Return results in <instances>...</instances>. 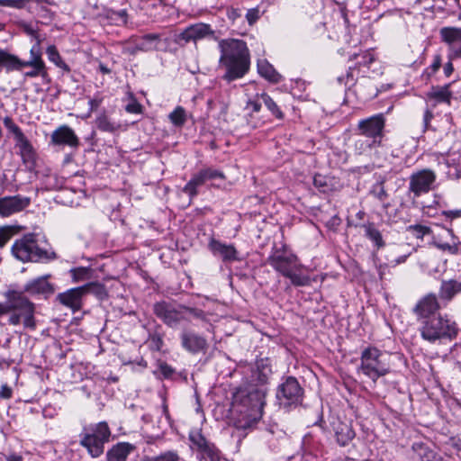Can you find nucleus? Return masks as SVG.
<instances>
[{
  "instance_id": "1",
  "label": "nucleus",
  "mask_w": 461,
  "mask_h": 461,
  "mask_svg": "<svg viewBox=\"0 0 461 461\" xmlns=\"http://www.w3.org/2000/svg\"><path fill=\"white\" fill-rule=\"evenodd\" d=\"M179 37L185 42H196L208 37L218 41L219 68L224 69L222 79L229 83L242 78L249 71L250 52L243 40L234 38L218 40L211 25L203 23L186 27Z\"/></svg>"
},
{
  "instance_id": "2",
  "label": "nucleus",
  "mask_w": 461,
  "mask_h": 461,
  "mask_svg": "<svg viewBox=\"0 0 461 461\" xmlns=\"http://www.w3.org/2000/svg\"><path fill=\"white\" fill-rule=\"evenodd\" d=\"M266 390L249 385L240 388L233 397V423L239 429L253 428L262 417Z\"/></svg>"
},
{
  "instance_id": "3",
  "label": "nucleus",
  "mask_w": 461,
  "mask_h": 461,
  "mask_svg": "<svg viewBox=\"0 0 461 461\" xmlns=\"http://www.w3.org/2000/svg\"><path fill=\"white\" fill-rule=\"evenodd\" d=\"M267 263L294 286H306L311 284L310 276L304 273L305 267L286 246L275 248L267 258Z\"/></svg>"
},
{
  "instance_id": "4",
  "label": "nucleus",
  "mask_w": 461,
  "mask_h": 461,
  "mask_svg": "<svg viewBox=\"0 0 461 461\" xmlns=\"http://www.w3.org/2000/svg\"><path fill=\"white\" fill-rule=\"evenodd\" d=\"M8 300V324L18 326L23 324L24 329L34 330L36 329L35 304L23 294V292L10 289L5 293Z\"/></svg>"
},
{
  "instance_id": "5",
  "label": "nucleus",
  "mask_w": 461,
  "mask_h": 461,
  "mask_svg": "<svg viewBox=\"0 0 461 461\" xmlns=\"http://www.w3.org/2000/svg\"><path fill=\"white\" fill-rule=\"evenodd\" d=\"M41 239L40 233H27L16 240L11 249L13 256L22 262L50 261L57 258L52 250L41 247Z\"/></svg>"
},
{
  "instance_id": "6",
  "label": "nucleus",
  "mask_w": 461,
  "mask_h": 461,
  "mask_svg": "<svg viewBox=\"0 0 461 461\" xmlns=\"http://www.w3.org/2000/svg\"><path fill=\"white\" fill-rule=\"evenodd\" d=\"M419 331L422 339L436 343L455 339L458 335L459 328L457 323L447 315L438 314L421 321Z\"/></svg>"
},
{
  "instance_id": "7",
  "label": "nucleus",
  "mask_w": 461,
  "mask_h": 461,
  "mask_svg": "<svg viewBox=\"0 0 461 461\" xmlns=\"http://www.w3.org/2000/svg\"><path fill=\"white\" fill-rule=\"evenodd\" d=\"M357 371L376 383L391 372L388 354L375 346L365 348L360 355V365Z\"/></svg>"
},
{
  "instance_id": "8",
  "label": "nucleus",
  "mask_w": 461,
  "mask_h": 461,
  "mask_svg": "<svg viewBox=\"0 0 461 461\" xmlns=\"http://www.w3.org/2000/svg\"><path fill=\"white\" fill-rule=\"evenodd\" d=\"M3 123L9 133L14 136L15 148L18 149V154L22 158L23 164L29 170H32L36 166L37 159V153L32 144L13 118L10 116L4 117Z\"/></svg>"
},
{
  "instance_id": "9",
  "label": "nucleus",
  "mask_w": 461,
  "mask_h": 461,
  "mask_svg": "<svg viewBox=\"0 0 461 461\" xmlns=\"http://www.w3.org/2000/svg\"><path fill=\"white\" fill-rule=\"evenodd\" d=\"M304 390L294 376H286L277 386L276 398L278 405L285 410L296 408L303 401Z\"/></svg>"
},
{
  "instance_id": "10",
  "label": "nucleus",
  "mask_w": 461,
  "mask_h": 461,
  "mask_svg": "<svg viewBox=\"0 0 461 461\" xmlns=\"http://www.w3.org/2000/svg\"><path fill=\"white\" fill-rule=\"evenodd\" d=\"M111 436L106 422H99L90 432L80 434V445L86 447L92 457H98L104 453V445Z\"/></svg>"
},
{
  "instance_id": "11",
  "label": "nucleus",
  "mask_w": 461,
  "mask_h": 461,
  "mask_svg": "<svg viewBox=\"0 0 461 461\" xmlns=\"http://www.w3.org/2000/svg\"><path fill=\"white\" fill-rule=\"evenodd\" d=\"M384 128L385 117L384 113H377L358 121L356 131L358 135L372 140L373 144L382 146Z\"/></svg>"
},
{
  "instance_id": "12",
  "label": "nucleus",
  "mask_w": 461,
  "mask_h": 461,
  "mask_svg": "<svg viewBox=\"0 0 461 461\" xmlns=\"http://www.w3.org/2000/svg\"><path fill=\"white\" fill-rule=\"evenodd\" d=\"M184 308L185 305L176 306L171 303L162 301L154 304L153 312L167 326L176 328L182 321H188Z\"/></svg>"
},
{
  "instance_id": "13",
  "label": "nucleus",
  "mask_w": 461,
  "mask_h": 461,
  "mask_svg": "<svg viewBox=\"0 0 461 461\" xmlns=\"http://www.w3.org/2000/svg\"><path fill=\"white\" fill-rule=\"evenodd\" d=\"M436 179V173L431 169L414 172L410 176L408 191L413 194L414 198H418L433 189Z\"/></svg>"
},
{
  "instance_id": "14",
  "label": "nucleus",
  "mask_w": 461,
  "mask_h": 461,
  "mask_svg": "<svg viewBox=\"0 0 461 461\" xmlns=\"http://www.w3.org/2000/svg\"><path fill=\"white\" fill-rule=\"evenodd\" d=\"M161 41L159 33H148L143 36H132L128 41L125 51L130 55H135L140 51L149 52L158 50Z\"/></svg>"
},
{
  "instance_id": "15",
  "label": "nucleus",
  "mask_w": 461,
  "mask_h": 461,
  "mask_svg": "<svg viewBox=\"0 0 461 461\" xmlns=\"http://www.w3.org/2000/svg\"><path fill=\"white\" fill-rule=\"evenodd\" d=\"M441 41L449 47L450 59L461 58V27L447 26L439 30Z\"/></svg>"
},
{
  "instance_id": "16",
  "label": "nucleus",
  "mask_w": 461,
  "mask_h": 461,
  "mask_svg": "<svg viewBox=\"0 0 461 461\" xmlns=\"http://www.w3.org/2000/svg\"><path fill=\"white\" fill-rule=\"evenodd\" d=\"M31 203V198L20 194L0 198V216L9 217L26 209Z\"/></svg>"
},
{
  "instance_id": "17",
  "label": "nucleus",
  "mask_w": 461,
  "mask_h": 461,
  "mask_svg": "<svg viewBox=\"0 0 461 461\" xmlns=\"http://www.w3.org/2000/svg\"><path fill=\"white\" fill-rule=\"evenodd\" d=\"M440 309L439 303L436 294H428L418 301L413 312L417 316L419 323L427 318L436 316V312Z\"/></svg>"
},
{
  "instance_id": "18",
  "label": "nucleus",
  "mask_w": 461,
  "mask_h": 461,
  "mask_svg": "<svg viewBox=\"0 0 461 461\" xmlns=\"http://www.w3.org/2000/svg\"><path fill=\"white\" fill-rule=\"evenodd\" d=\"M180 340L182 348L191 354L204 352L208 347L205 338L188 330H182Z\"/></svg>"
},
{
  "instance_id": "19",
  "label": "nucleus",
  "mask_w": 461,
  "mask_h": 461,
  "mask_svg": "<svg viewBox=\"0 0 461 461\" xmlns=\"http://www.w3.org/2000/svg\"><path fill=\"white\" fill-rule=\"evenodd\" d=\"M84 288L82 286L70 288L63 293H59L56 300L63 306L70 309L73 312H78L83 307Z\"/></svg>"
},
{
  "instance_id": "20",
  "label": "nucleus",
  "mask_w": 461,
  "mask_h": 461,
  "mask_svg": "<svg viewBox=\"0 0 461 461\" xmlns=\"http://www.w3.org/2000/svg\"><path fill=\"white\" fill-rule=\"evenodd\" d=\"M50 143L54 146H68L76 149L79 146L80 141L74 130L64 124L51 133Z\"/></svg>"
},
{
  "instance_id": "21",
  "label": "nucleus",
  "mask_w": 461,
  "mask_h": 461,
  "mask_svg": "<svg viewBox=\"0 0 461 461\" xmlns=\"http://www.w3.org/2000/svg\"><path fill=\"white\" fill-rule=\"evenodd\" d=\"M50 277L51 275L48 274L30 280L20 292H23V294L27 293L30 295L42 294L48 297L55 292L54 285L49 282Z\"/></svg>"
},
{
  "instance_id": "22",
  "label": "nucleus",
  "mask_w": 461,
  "mask_h": 461,
  "mask_svg": "<svg viewBox=\"0 0 461 461\" xmlns=\"http://www.w3.org/2000/svg\"><path fill=\"white\" fill-rule=\"evenodd\" d=\"M208 248L214 256H219L224 262L238 261V251L232 244H226L212 238Z\"/></svg>"
},
{
  "instance_id": "23",
  "label": "nucleus",
  "mask_w": 461,
  "mask_h": 461,
  "mask_svg": "<svg viewBox=\"0 0 461 461\" xmlns=\"http://www.w3.org/2000/svg\"><path fill=\"white\" fill-rule=\"evenodd\" d=\"M57 5L54 0H29L26 10L31 14H36L40 18L51 22L55 18V12L50 6Z\"/></svg>"
},
{
  "instance_id": "24",
  "label": "nucleus",
  "mask_w": 461,
  "mask_h": 461,
  "mask_svg": "<svg viewBox=\"0 0 461 461\" xmlns=\"http://www.w3.org/2000/svg\"><path fill=\"white\" fill-rule=\"evenodd\" d=\"M453 93L450 91V84L442 86H433L431 90L427 93V99L433 102V107L438 104H447L450 105Z\"/></svg>"
},
{
  "instance_id": "25",
  "label": "nucleus",
  "mask_w": 461,
  "mask_h": 461,
  "mask_svg": "<svg viewBox=\"0 0 461 461\" xmlns=\"http://www.w3.org/2000/svg\"><path fill=\"white\" fill-rule=\"evenodd\" d=\"M134 449L135 447L128 442L118 443L107 451V461H126Z\"/></svg>"
},
{
  "instance_id": "26",
  "label": "nucleus",
  "mask_w": 461,
  "mask_h": 461,
  "mask_svg": "<svg viewBox=\"0 0 461 461\" xmlns=\"http://www.w3.org/2000/svg\"><path fill=\"white\" fill-rule=\"evenodd\" d=\"M207 181L203 168L194 174L187 184L183 187V192L186 194L190 200L198 194V188Z\"/></svg>"
},
{
  "instance_id": "27",
  "label": "nucleus",
  "mask_w": 461,
  "mask_h": 461,
  "mask_svg": "<svg viewBox=\"0 0 461 461\" xmlns=\"http://www.w3.org/2000/svg\"><path fill=\"white\" fill-rule=\"evenodd\" d=\"M5 68L6 72L22 70L23 60L17 56L9 53L5 50L0 49V69Z\"/></svg>"
},
{
  "instance_id": "28",
  "label": "nucleus",
  "mask_w": 461,
  "mask_h": 461,
  "mask_svg": "<svg viewBox=\"0 0 461 461\" xmlns=\"http://www.w3.org/2000/svg\"><path fill=\"white\" fill-rule=\"evenodd\" d=\"M461 293V282L450 279L447 281H442L439 289V297L445 301H450L456 294Z\"/></svg>"
},
{
  "instance_id": "29",
  "label": "nucleus",
  "mask_w": 461,
  "mask_h": 461,
  "mask_svg": "<svg viewBox=\"0 0 461 461\" xmlns=\"http://www.w3.org/2000/svg\"><path fill=\"white\" fill-rule=\"evenodd\" d=\"M258 71L262 77L271 83H279L282 80V76L266 59L258 60Z\"/></svg>"
},
{
  "instance_id": "30",
  "label": "nucleus",
  "mask_w": 461,
  "mask_h": 461,
  "mask_svg": "<svg viewBox=\"0 0 461 461\" xmlns=\"http://www.w3.org/2000/svg\"><path fill=\"white\" fill-rule=\"evenodd\" d=\"M335 436L337 442L340 446L345 447L354 438L355 432L348 424L339 422L335 427Z\"/></svg>"
},
{
  "instance_id": "31",
  "label": "nucleus",
  "mask_w": 461,
  "mask_h": 461,
  "mask_svg": "<svg viewBox=\"0 0 461 461\" xmlns=\"http://www.w3.org/2000/svg\"><path fill=\"white\" fill-rule=\"evenodd\" d=\"M361 228L364 230L365 236L369 239L377 249H381L385 246L382 234L374 222L364 223Z\"/></svg>"
},
{
  "instance_id": "32",
  "label": "nucleus",
  "mask_w": 461,
  "mask_h": 461,
  "mask_svg": "<svg viewBox=\"0 0 461 461\" xmlns=\"http://www.w3.org/2000/svg\"><path fill=\"white\" fill-rule=\"evenodd\" d=\"M415 452L418 453L420 461H442L443 457L430 449L423 443H415L412 446Z\"/></svg>"
},
{
  "instance_id": "33",
  "label": "nucleus",
  "mask_w": 461,
  "mask_h": 461,
  "mask_svg": "<svg viewBox=\"0 0 461 461\" xmlns=\"http://www.w3.org/2000/svg\"><path fill=\"white\" fill-rule=\"evenodd\" d=\"M95 125L99 131L110 133L121 129V124L112 121L105 113L100 114L95 119Z\"/></svg>"
},
{
  "instance_id": "34",
  "label": "nucleus",
  "mask_w": 461,
  "mask_h": 461,
  "mask_svg": "<svg viewBox=\"0 0 461 461\" xmlns=\"http://www.w3.org/2000/svg\"><path fill=\"white\" fill-rule=\"evenodd\" d=\"M270 374L271 368L261 359L257 362L256 369L252 372V377L253 380L262 385L267 383Z\"/></svg>"
},
{
  "instance_id": "35",
  "label": "nucleus",
  "mask_w": 461,
  "mask_h": 461,
  "mask_svg": "<svg viewBox=\"0 0 461 461\" xmlns=\"http://www.w3.org/2000/svg\"><path fill=\"white\" fill-rule=\"evenodd\" d=\"M84 288L85 296L88 294L95 295L100 300H104L108 297L107 291L104 285L98 282H91L82 285Z\"/></svg>"
},
{
  "instance_id": "36",
  "label": "nucleus",
  "mask_w": 461,
  "mask_h": 461,
  "mask_svg": "<svg viewBox=\"0 0 461 461\" xmlns=\"http://www.w3.org/2000/svg\"><path fill=\"white\" fill-rule=\"evenodd\" d=\"M46 54L50 62L66 72L70 71L68 65L62 59L55 45H50L46 49Z\"/></svg>"
},
{
  "instance_id": "37",
  "label": "nucleus",
  "mask_w": 461,
  "mask_h": 461,
  "mask_svg": "<svg viewBox=\"0 0 461 461\" xmlns=\"http://www.w3.org/2000/svg\"><path fill=\"white\" fill-rule=\"evenodd\" d=\"M259 99L268 109V111L277 119L281 120L284 118V113L276 104V103L266 93L259 95Z\"/></svg>"
},
{
  "instance_id": "38",
  "label": "nucleus",
  "mask_w": 461,
  "mask_h": 461,
  "mask_svg": "<svg viewBox=\"0 0 461 461\" xmlns=\"http://www.w3.org/2000/svg\"><path fill=\"white\" fill-rule=\"evenodd\" d=\"M41 40H38V42H35L32 45L30 50L31 58L29 60H23V68H28V65H33V62H41V64H45L41 58Z\"/></svg>"
},
{
  "instance_id": "39",
  "label": "nucleus",
  "mask_w": 461,
  "mask_h": 461,
  "mask_svg": "<svg viewBox=\"0 0 461 461\" xmlns=\"http://www.w3.org/2000/svg\"><path fill=\"white\" fill-rule=\"evenodd\" d=\"M170 122L176 127H182L186 122V113L182 106H177L168 115Z\"/></svg>"
},
{
  "instance_id": "40",
  "label": "nucleus",
  "mask_w": 461,
  "mask_h": 461,
  "mask_svg": "<svg viewBox=\"0 0 461 461\" xmlns=\"http://www.w3.org/2000/svg\"><path fill=\"white\" fill-rule=\"evenodd\" d=\"M28 67L32 68V69L25 72V77H45L48 75L45 64H41V62H33V65H28Z\"/></svg>"
},
{
  "instance_id": "41",
  "label": "nucleus",
  "mask_w": 461,
  "mask_h": 461,
  "mask_svg": "<svg viewBox=\"0 0 461 461\" xmlns=\"http://www.w3.org/2000/svg\"><path fill=\"white\" fill-rule=\"evenodd\" d=\"M200 452H202L211 461L220 460V450L215 447L213 443L210 441H207Z\"/></svg>"
},
{
  "instance_id": "42",
  "label": "nucleus",
  "mask_w": 461,
  "mask_h": 461,
  "mask_svg": "<svg viewBox=\"0 0 461 461\" xmlns=\"http://www.w3.org/2000/svg\"><path fill=\"white\" fill-rule=\"evenodd\" d=\"M407 230L411 232L415 238L422 240L425 235H428L431 232L429 227L421 225V224H414L407 227Z\"/></svg>"
},
{
  "instance_id": "43",
  "label": "nucleus",
  "mask_w": 461,
  "mask_h": 461,
  "mask_svg": "<svg viewBox=\"0 0 461 461\" xmlns=\"http://www.w3.org/2000/svg\"><path fill=\"white\" fill-rule=\"evenodd\" d=\"M379 144H373L372 140H357L355 142V149L359 154H363L368 150H371L374 148L380 147Z\"/></svg>"
},
{
  "instance_id": "44",
  "label": "nucleus",
  "mask_w": 461,
  "mask_h": 461,
  "mask_svg": "<svg viewBox=\"0 0 461 461\" xmlns=\"http://www.w3.org/2000/svg\"><path fill=\"white\" fill-rule=\"evenodd\" d=\"M435 245L438 249L444 252H447L451 255L458 254L461 248V244L459 242H453L452 244L447 242H438Z\"/></svg>"
},
{
  "instance_id": "45",
  "label": "nucleus",
  "mask_w": 461,
  "mask_h": 461,
  "mask_svg": "<svg viewBox=\"0 0 461 461\" xmlns=\"http://www.w3.org/2000/svg\"><path fill=\"white\" fill-rule=\"evenodd\" d=\"M19 27L24 33L33 38L35 40V42H38V40H41L40 35L38 33V29L35 28L31 23L23 21L19 23Z\"/></svg>"
},
{
  "instance_id": "46",
  "label": "nucleus",
  "mask_w": 461,
  "mask_h": 461,
  "mask_svg": "<svg viewBox=\"0 0 461 461\" xmlns=\"http://www.w3.org/2000/svg\"><path fill=\"white\" fill-rule=\"evenodd\" d=\"M149 343L151 350L160 351L164 345L162 335L158 332L150 334L149 337Z\"/></svg>"
},
{
  "instance_id": "47",
  "label": "nucleus",
  "mask_w": 461,
  "mask_h": 461,
  "mask_svg": "<svg viewBox=\"0 0 461 461\" xmlns=\"http://www.w3.org/2000/svg\"><path fill=\"white\" fill-rule=\"evenodd\" d=\"M29 0H0V6L14 9H26Z\"/></svg>"
},
{
  "instance_id": "48",
  "label": "nucleus",
  "mask_w": 461,
  "mask_h": 461,
  "mask_svg": "<svg viewBox=\"0 0 461 461\" xmlns=\"http://www.w3.org/2000/svg\"><path fill=\"white\" fill-rule=\"evenodd\" d=\"M370 193L380 202H384L388 197V194L385 191L383 183H376L375 185H374Z\"/></svg>"
},
{
  "instance_id": "49",
  "label": "nucleus",
  "mask_w": 461,
  "mask_h": 461,
  "mask_svg": "<svg viewBox=\"0 0 461 461\" xmlns=\"http://www.w3.org/2000/svg\"><path fill=\"white\" fill-rule=\"evenodd\" d=\"M71 276L74 282L83 281L87 278L89 269L86 267H77L70 270Z\"/></svg>"
},
{
  "instance_id": "50",
  "label": "nucleus",
  "mask_w": 461,
  "mask_h": 461,
  "mask_svg": "<svg viewBox=\"0 0 461 461\" xmlns=\"http://www.w3.org/2000/svg\"><path fill=\"white\" fill-rule=\"evenodd\" d=\"M442 65V58H441V55L440 54H435L433 56V61L432 63L430 64L429 67H428L426 68V73L428 75V77H431L433 76L441 67Z\"/></svg>"
},
{
  "instance_id": "51",
  "label": "nucleus",
  "mask_w": 461,
  "mask_h": 461,
  "mask_svg": "<svg viewBox=\"0 0 461 461\" xmlns=\"http://www.w3.org/2000/svg\"><path fill=\"white\" fill-rule=\"evenodd\" d=\"M185 313L188 312L193 315L195 319L201 320L202 321L208 322V314L201 309L185 306Z\"/></svg>"
},
{
  "instance_id": "52",
  "label": "nucleus",
  "mask_w": 461,
  "mask_h": 461,
  "mask_svg": "<svg viewBox=\"0 0 461 461\" xmlns=\"http://www.w3.org/2000/svg\"><path fill=\"white\" fill-rule=\"evenodd\" d=\"M12 238V230L8 226L0 227V249H3Z\"/></svg>"
},
{
  "instance_id": "53",
  "label": "nucleus",
  "mask_w": 461,
  "mask_h": 461,
  "mask_svg": "<svg viewBox=\"0 0 461 461\" xmlns=\"http://www.w3.org/2000/svg\"><path fill=\"white\" fill-rule=\"evenodd\" d=\"M207 181L208 180H214V179H225L224 174L217 169H214L212 167H205L203 168Z\"/></svg>"
},
{
  "instance_id": "54",
  "label": "nucleus",
  "mask_w": 461,
  "mask_h": 461,
  "mask_svg": "<svg viewBox=\"0 0 461 461\" xmlns=\"http://www.w3.org/2000/svg\"><path fill=\"white\" fill-rule=\"evenodd\" d=\"M190 440L199 451H201V449L208 441L201 433L190 435Z\"/></svg>"
},
{
  "instance_id": "55",
  "label": "nucleus",
  "mask_w": 461,
  "mask_h": 461,
  "mask_svg": "<svg viewBox=\"0 0 461 461\" xmlns=\"http://www.w3.org/2000/svg\"><path fill=\"white\" fill-rule=\"evenodd\" d=\"M158 371L162 377L166 379L170 378L175 373L174 368L165 362L159 364Z\"/></svg>"
},
{
  "instance_id": "56",
  "label": "nucleus",
  "mask_w": 461,
  "mask_h": 461,
  "mask_svg": "<svg viewBox=\"0 0 461 461\" xmlns=\"http://www.w3.org/2000/svg\"><path fill=\"white\" fill-rule=\"evenodd\" d=\"M125 110L129 113L139 114L142 113V106L139 102H137L135 98H132L131 101L125 106Z\"/></svg>"
},
{
  "instance_id": "57",
  "label": "nucleus",
  "mask_w": 461,
  "mask_h": 461,
  "mask_svg": "<svg viewBox=\"0 0 461 461\" xmlns=\"http://www.w3.org/2000/svg\"><path fill=\"white\" fill-rule=\"evenodd\" d=\"M260 17V12L258 8L249 9L246 14V19L249 24H254Z\"/></svg>"
},
{
  "instance_id": "58",
  "label": "nucleus",
  "mask_w": 461,
  "mask_h": 461,
  "mask_svg": "<svg viewBox=\"0 0 461 461\" xmlns=\"http://www.w3.org/2000/svg\"><path fill=\"white\" fill-rule=\"evenodd\" d=\"M361 59H362L359 61V64L366 66V67L372 64L375 59L374 53L370 50H366V51L363 52L361 54Z\"/></svg>"
},
{
  "instance_id": "59",
  "label": "nucleus",
  "mask_w": 461,
  "mask_h": 461,
  "mask_svg": "<svg viewBox=\"0 0 461 461\" xmlns=\"http://www.w3.org/2000/svg\"><path fill=\"white\" fill-rule=\"evenodd\" d=\"M127 17L128 15L125 10L113 12L112 14V18L116 20L117 24H126Z\"/></svg>"
},
{
  "instance_id": "60",
  "label": "nucleus",
  "mask_w": 461,
  "mask_h": 461,
  "mask_svg": "<svg viewBox=\"0 0 461 461\" xmlns=\"http://www.w3.org/2000/svg\"><path fill=\"white\" fill-rule=\"evenodd\" d=\"M102 103H103V97L99 94L95 95L93 98H91L88 101L90 112H94V111L97 110Z\"/></svg>"
},
{
  "instance_id": "61",
  "label": "nucleus",
  "mask_w": 461,
  "mask_h": 461,
  "mask_svg": "<svg viewBox=\"0 0 461 461\" xmlns=\"http://www.w3.org/2000/svg\"><path fill=\"white\" fill-rule=\"evenodd\" d=\"M262 101L258 98V100H250L248 102L247 107L254 113H258L261 109Z\"/></svg>"
},
{
  "instance_id": "62",
  "label": "nucleus",
  "mask_w": 461,
  "mask_h": 461,
  "mask_svg": "<svg viewBox=\"0 0 461 461\" xmlns=\"http://www.w3.org/2000/svg\"><path fill=\"white\" fill-rule=\"evenodd\" d=\"M338 82L340 85L344 84L345 86H348L350 83H352L353 82V75H352V72L350 71V69L346 73L345 76L339 77Z\"/></svg>"
},
{
  "instance_id": "63",
  "label": "nucleus",
  "mask_w": 461,
  "mask_h": 461,
  "mask_svg": "<svg viewBox=\"0 0 461 461\" xmlns=\"http://www.w3.org/2000/svg\"><path fill=\"white\" fill-rule=\"evenodd\" d=\"M0 396L4 399H9L12 397V389L7 385L4 384L1 386Z\"/></svg>"
},
{
  "instance_id": "64",
  "label": "nucleus",
  "mask_w": 461,
  "mask_h": 461,
  "mask_svg": "<svg viewBox=\"0 0 461 461\" xmlns=\"http://www.w3.org/2000/svg\"><path fill=\"white\" fill-rule=\"evenodd\" d=\"M313 185L318 188H322V187L326 186L325 178L321 175L314 176Z\"/></svg>"
}]
</instances>
